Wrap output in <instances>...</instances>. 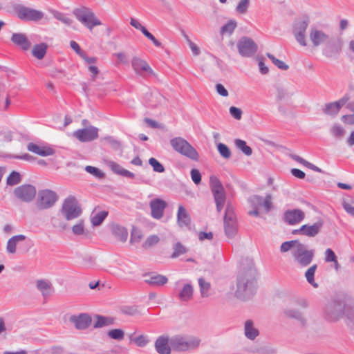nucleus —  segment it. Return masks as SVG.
Listing matches in <instances>:
<instances>
[{"instance_id":"obj_28","label":"nucleus","mask_w":354,"mask_h":354,"mask_svg":"<svg viewBox=\"0 0 354 354\" xmlns=\"http://www.w3.org/2000/svg\"><path fill=\"white\" fill-rule=\"evenodd\" d=\"M147 277L145 281L152 286H162L168 281L167 278L159 274H147L145 275Z\"/></svg>"},{"instance_id":"obj_35","label":"nucleus","mask_w":354,"mask_h":354,"mask_svg":"<svg viewBox=\"0 0 354 354\" xmlns=\"http://www.w3.org/2000/svg\"><path fill=\"white\" fill-rule=\"evenodd\" d=\"M26 239V236L19 234L12 236L7 242L6 250L9 254H15L16 252L17 243Z\"/></svg>"},{"instance_id":"obj_27","label":"nucleus","mask_w":354,"mask_h":354,"mask_svg":"<svg viewBox=\"0 0 354 354\" xmlns=\"http://www.w3.org/2000/svg\"><path fill=\"white\" fill-rule=\"evenodd\" d=\"M27 149L28 151L41 156H52L55 153V150L50 147L39 146L33 142L28 143Z\"/></svg>"},{"instance_id":"obj_16","label":"nucleus","mask_w":354,"mask_h":354,"mask_svg":"<svg viewBox=\"0 0 354 354\" xmlns=\"http://www.w3.org/2000/svg\"><path fill=\"white\" fill-rule=\"evenodd\" d=\"M272 196L267 194L265 198L259 195H254L249 198V203L252 207H262L266 213L273 208Z\"/></svg>"},{"instance_id":"obj_26","label":"nucleus","mask_w":354,"mask_h":354,"mask_svg":"<svg viewBox=\"0 0 354 354\" xmlns=\"http://www.w3.org/2000/svg\"><path fill=\"white\" fill-rule=\"evenodd\" d=\"M131 66L135 73L139 75H143L144 72L153 74V70L149 65L143 59L134 57L131 59Z\"/></svg>"},{"instance_id":"obj_40","label":"nucleus","mask_w":354,"mask_h":354,"mask_svg":"<svg viewBox=\"0 0 354 354\" xmlns=\"http://www.w3.org/2000/svg\"><path fill=\"white\" fill-rule=\"evenodd\" d=\"M317 266L316 264L310 266L306 272L305 277L306 278L307 281L311 284L313 287L317 288L318 285L315 282L314 276L315 271L317 270Z\"/></svg>"},{"instance_id":"obj_43","label":"nucleus","mask_w":354,"mask_h":354,"mask_svg":"<svg viewBox=\"0 0 354 354\" xmlns=\"http://www.w3.org/2000/svg\"><path fill=\"white\" fill-rule=\"evenodd\" d=\"M344 315L351 322L354 323V301L345 304Z\"/></svg>"},{"instance_id":"obj_23","label":"nucleus","mask_w":354,"mask_h":354,"mask_svg":"<svg viewBox=\"0 0 354 354\" xmlns=\"http://www.w3.org/2000/svg\"><path fill=\"white\" fill-rule=\"evenodd\" d=\"M69 321L73 323L78 330H84L91 324V317L86 313H81L79 315H72Z\"/></svg>"},{"instance_id":"obj_48","label":"nucleus","mask_w":354,"mask_h":354,"mask_svg":"<svg viewBox=\"0 0 354 354\" xmlns=\"http://www.w3.org/2000/svg\"><path fill=\"white\" fill-rule=\"evenodd\" d=\"M267 57L272 62V63L277 66L279 69L286 71L289 68L288 65H287L283 61L277 59L273 55L268 53H266Z\"/></svg>"},{"instance_id":"obj_31","label":"nucleus","mask_w":354,"mask_h":354,"mask_svg":"<svg viewBox=\"0 0 354 354\" xmlns=\"http://www.w3.org/2000/svg\"><path fill=\"white\" fill-rule=\"evenodd\" d=\"M36 288L44 298L49 297L53 290L50 281L45 279H39L36 281Z\"/></svg>"},{"instance_id":"obj_4","label":"nucleus","mask_w":354,"mask_h":354,"mask_svg":"<svg viewBox=\"0 0 354 354\" xmlns=\"http://www.w3.org/2000/svg\"><path fill=\"white\" fill-rule=\"evenodd\" d=\"M169 143L175 151L192 160H198L199 155L197 151L182 137L174 138L170 140Z\"/></svg>"},{"instance_id":"obj_29","label":"nucleus","mask_w":354,"mask_h":354,"mask_svg":"<svg viewBox=\"0 0 354 354\" xmlns=\"http://www.w3.org/2000/svg\"><path fill=\"white\" fill-rule=\"evenodd\" d=\"M111 231L118 241L124 243L127 240L128 231L124 227L117 223H113L111 225Z\"/></svg>"},{"instance_id":"obj_21","label":"nucleus","mask_w":354,"mask_h":354,"mask_svg":"<svg viewBox=\"0 0 354 354\" xmlns=\"http://www.w3.org/2000/svg\"><path fill=\"white\" fill-rule=\"evenodd\" d=\"M309 38L314 47L325 44L328 41L330 36L323 30H319L315 27H312L310 30Z\"/></svg>"},{"instance_id":"obj_61","label":"nucleus","mask_w":354,"mask_h":354,"mask_svg":"<svg viewBox=\"0 0 354 354\" xmlns=\"http://www.w3.org/2000/svg\"><path fill=\"white\" fill-rule=\"evenodd\" d=\"M109 324V322H108V319L106 317L97 315V321L94 324V328H101L102 326H105Z\"/></svg>"},{"instance_id":"obj_56","label":"nucleus","mask_w":354,"mask_h":354,"mask_svg":"<svg viewBox=\"0 0 354 354\" xmlns=\"http://www.w3.org/2000/svg\"><path fill=\"white\" fill-rule=\"evenodd\" d=\"M106 164L115 174L120 176L122 175V171H124V169L119 164L111 160L107 161Z\"/></svg>"},{"instance_id":"obj_39","label":"nucleus","mask_w":354,"mask_h":354,"mask_svg":"<svg viewBox=\"0 0 354 354\" xmlns=\"http://www.w3.org/2000/svg\"><path fill=\"white\" fill-rule=\"evenodd\" d=\"M51 13L56 19L59 20V21H61L66 26H69L73 22V19H71L66 14L62 13L57 10H53Z\"/></svg>"},{"instance_id":"obj_34","label":"nucleus","mask_w":354,"mask_h":354,"mask_svg":"<svg viewBox=\"0 0 354 354\" xmlns=\"http://www.w3.org/2000/svg\"><path fill=\"white\" fill-rule=\"evenodd\" d=\"M193 292L194 289L192 286L189 283H186L179 291L177 296L181 301H188L192 299L193 297Z\"/></svg>"},{"instance_id":"obj_59","label":"nucleus","mask_w":354,"mask_h":354,"mask_svg":"<svg viewBox=\"0 0 354 354\" xmlns=\"http://www.w3.org/2000/svg\"><path fill=\"white\" fill-rule=\"evenodd\" d=\"M131 341L135 342L136 344L140 347L145 346L149 342V340L147 339V337L142 335H139L136 338L131 339Z\"/></svg>"},{"instance_id":"obj_19","label":"nucleus","mask_w":354,"mask_h":354,"mask_svg":"<svg viewBox=\"0 0 354 354\" xmlns=\"http://www.w3.org/2000/svg\"><path fill=\"white\" fill-rule=\"evenodd\" d=\"M283 218L286 223L294 225L305 218V213L300 209H288L283 213Z\"/></svg>"},{"instance_id":"obj_47","label":"nucleus","mask_w":354,"mask_h":354,"mask_svg":"<svg viewBox=\"0 0 354 354\" xmlns=\"http://www.w3.org/2000/svg\"><path fill=\"white\" fill-rule=\"evenodd\" d=\"M250 3V0H240L236 7V11L241 15H245L248 12Z\"/></svg>"},{"instance_id":"obj_41","label":"nucleus","mask_w":354,"mask_h":354,"mask_svg":"<svg viewBox=\"0 0 354 354\" xmlns=\"http://www.w3.org/2000/svg\"><path fill=\"white\" fill-rule=\"evenodd\" d=\"M236 147L240 149L245 155L249 156L252 155V148L246 145L245 141L241 139H236L234 140Z\"/></svg>"},{"instance_id":"obj_45","label":"nucleus","mask_w":354,"mask_h":354,"mask_svg":"<svg viewBox=\"0 0 354 354\" xmlns=\"http://www.w3.org/2000/svg\"><path fill=\"white\" fill-rule=\"evenodd\" d=\"M108 215L106 211H101L91 218V223L93 226L100 225Z\"/></svg>"},{"instance_id":"obj_38","label":"nucleus","mask_w":354,"mask_h":354,"mask_svg":"<svg viewBox=\"0 0 354 354\" xmlns=\"http://www.w3.org/2000/svg\"><path fill=\"white\" fill-rule=\"evenodd\" d=\"M198 284L200 287V292L202 297H208L209 294V290L211 288V285L209 282L206 281L203 278L198 279Z\"/></svg>"},{"instance_id":"obj_36","label":"nucleus","mask_w":354,"mask_h":354,"mask_svg":"<svg viewBox=\"0 0 354 354\" xmlns=\"http://www.w3.org/2000/svg\"><path fill=\"white\" fill-rule=\"evenodd\" d=\"M48 45L46 43L36 44L32 49V55L38 59H42L46 55Z\"/></svg>"},{"instance_id":"obj_54","label":"nucleus","mask_w":354,"mask_h":354,"mask_svg":"<svg viewBox=\"0 0 354 354\" xmlns=\"http://www.w3.org/2000/svg\"><path fill=\"white\" fill-rule=\"evenodd\" d=\"M108 335L113 339L120 340L124 338V333L122 329H113L109 331Z\"/></svg>"},{"instance_id":"obj_1","label":"nucleus","mask_w":354,"mask_h":354,"mask_svg":"<svg viewBox=\"0 0 354 354\" xmlns=\"http://www.w3.org/2000/svg\"><path fill=\"white\" fill-rule=\"evenodd\" d=\"M257 270L249 268L241 270L237 276L235 296L242 300L251 298L257 288Z\"/></svg>"},{"instance_id":"obj_53","label":"nucleus","mask_w":354,"mask_h":354,"mask_svg":"<svg viewBox=\"0 0 354 354\" xmlns=\"http://www.w3.org/2000/svg\"><path fill=\"white\" fill-rule=\"evenodd\" d=\"M85 170L88 173L92 174L93 176H94L95 177H96L97 178L101 179L104 177V174L97 167L88 165V166H86Z\"/></svg>"},{"instance_id":"obj_51","label":"nucleus","mask_w":354,"mask_h":354,"mask_svg":"<svg viewBox=\"0 0 354 354\" xmlns=\"http://www.w3.org/2000/svg\"><path fill=\"white\" fill-rule=\"evenodd\" d=\"M217 149L220 153V155L225 158V159H229L230 157H231V151L229 149V147L223 144V143H218L217 145Z\"/></svg>"},{"instance_id":"obj_57","label":"nucleus","mask_w":354,"mask_h":354,"mask_svg":"<svg viewBox=\"0 0 354 354\" xmlns=\"http://www.w3.org/2000/svg\"><path fill=\"white\" fill-rule=\"evenodd\" d=\"M160 239L157 235H151L145 240L143 243L142 246L145 248L151 247L156 244H157L159 241Z\"/></svg>"},{"instance_id":"obj_64","label":"nucleus","mask_w":354,"mask_h":354,"mask_svg":"<svg viewBox=\"0 0 354 354\" xmlns=\"http://www.w3.org/2000/svg\"><path fill=\"white\" fill-rule=\"evenodd\" d=\"M242 113V111L239 108L235 106H231L230 108V115L236 120H240L241 118Z\"/></svg>"},{"instance_id":"obj_5","label":"nucleus","mask_w":354,"mask_h":354,"mask_svg":"<svg viewBox=\"0 0 354 354\" xmlns=\"http://www.w3.org/2000/svg\"><path fill=\"white\" fill-rule=\"evenodd\" d=\"M315 250L308 249V246L301 242L292 251V257L297 263L301 267L309 266L313 260Z\"/></svg>"},{"instance_id":"obj_25","label":"nucleus","mask_w":354,"mask_h":354,"mask_svg":"<svg viewBox=\"0 0 354 354\" xmlns=\"http://www.w3.org/2000/svg\"><path fill=\"white\" fill-rule=\"evenodd\" d=\"M149 205L151 210V216L156 219L161 218L167 207L166 202L163 200L156 198L150 202Z\"/></svg>"},{"instance_id":"obj_44","label":"nucleus","mask_w":354,"mask_h":354,"mask_svg":"<svg viewBox=\"0 0 354 354\" xmlns=\"http://www.w3.org/2000/svg\"><path fill=\"white\" fill-rule=\"evenodd\" d=\"M21 180V176L17 171H13L7 178V185L10 186H14L19 184Z\"/></svg>"},{"instance_id":"obj_50","label":"nucleus","mask_w":354,"mask_h":354,"mask_svg":"<svg viewBox=\"0 0 354 354\" xmlns=\"http://www.w3.org/2000/svg\"><path fill=\"white\" fill-rule=\"evenodd\" d=\"M330 133L334 137L340 139L344 136L345 130L339 124H335L330 129Z\"/></svg>"},{"instance_id":"obj_37","label":"nucleus","mask_w":354,"mask_h":354,"mask_svg":"<svg viewBox=\"0 0 354 354\" xmlns=\"http://www.w3.org/2000/svg\"><path fill=\"white\" fill-rule=\"evenodd\" d=\"M174 252L171 255V259H176L187 252L188 249L180 242H176L173 246Z\"/></svg>"},{"instance_id":"obj_58","label":"nucleus","mask_w":354,"mask_h":354,"mask_svg":"<svg viewBox=\"0 0 354 354\" xmlns=\"http://www.w3.org/2000/svg\"><path fill=\"white\" fill-rule=\"evenodd\" d=\"M325 261L326 262H335L336 265H338L337 261V257L335 252L330 249L328 248L325 251Z\"/></svg>"},{"instance_id":"obj_52","label":"nucleus","mask_w":354,"mask_h":354,"mask_svg":"<svg viewBox=\"0 0 354 354\" xmlns=\"http://www.w3.org/2000/svg\"><path fill=\"white\" fill-rule=\"evenodd\" d=\"M149 164L153 167L156 172L162 173L165 171L164 166L155 158H150L149 159Z\"/></svg>"},{"instance_id":"obj_30","label":"nucleus","mask_w":354,"mask_h":354,"mask_svg":"<svg viewBox=\"0 0 354 354\" xmlns=\"http://www.w3.org/2000/svg\"><path fill=\"white\" fill-rule=\"evenodd\" d=\"M11 41L24 50H28L31 46L26 35L23 33H13Z\"/></svg>"},{"instance_id":"obj_10","label":"nucleus","mask_w":354,"mask_h":354,"mask_svg":"<svg viewBox=\"0 0 354 354\" xmlns=\"http://www.w3.org/2000/svg\"><path fill=\"white\" fill-rule=\"evenodd\" d=\"M310 19L308 17L297 19L293 24L292 33L297 41L302 46L307 45L306 41V30L309 25Z\"/></svg>"},{"instance_id":"obj_33","label":"nucleus","mask_w":354,"mask_h":354,"mask_svg":"<svg viewBox=\"0 0 354 354\" xmlns=\"http://www.w3.org/2000/svg\"><path fill=\"white\" fill-rule=\"evenodd\" d=\"M177 220L178 225L180 227H187L190 225V216L187 213L186 209L183 205H180L178 207V210L177 213Z\"/></svg>"},{"instance_id":"obj_14","label":"nucleus","mask_w":354,"mask_h":354,"mask_svg":"<svg viewBox=\"0 0 354 354\" xmlns=\"http://www.w3.org/2000/svg\"><path fill=\"white\" fill-rule=\"evenodd\" d=\"M36 188L30 184H24L17 187L13 192L15 196L19 200L30 203L34 200L36 196Z\"/></svg>"},{"instance_id":"obj_17","label":"nucleus","mask_w":354,"mask_h":354,"mask_svg":"<svg viewBox=\"0 0 354 354\" xmlns=\"http://www.w3.org/2000/svg\"><path fill=\"white\" fill-rule=\"evenodd\" d=\"M349 100L350 96L348 94H345L337 101L326 103L322 107V111L325 115L335 116Z\"/></svg>"},{"instance_id":"obj_18","label":"nucleus","mask_w":354,"mask_h":354,"mask_svg":"<svg viewBox=\"0 0 354 354\" xmlns=\"http://www.w3.org/2000/svg\"><path fill=\"white\" fill-rule=\"evenodd\" d=\"M73 136L82 142L93 141L98 138V129L93 126L78 129L73 132Z\"/></svg>"},{"instance_id":"obj_49","label":"nucleus","mask_w":354,"mask_h":354,"mask_svg":"<svg viewBox=\"0 0 354 354\" xmlns=\"http://www.w3.org/2000/svg\"><path fill=\"white\" fill-rule=\"evenodd\" d=\"M236 27V22L234 20H230L221 28V34H232Z\"/></svg>"},{"instance_id":"obj_32","label":"nucleus","mask_w":354,"mask_h":354,"mask_svg":"<svg viewBox=\"0 0 354 354\" xmlns=\"http://www.w3.org/2000/svg\"><path fill=\"white\" fill-rule=\"evenodd\" d=\"M244 334L245 337L254 340L259 335V330L254 327V322L251 319L246 320L244 324Z\"/></svg>"},{"instance_id":"obj_22","label":"nucleus","mask_w":354,"mask_h":354,"mask_svg":"<svg viewBox=\"0 0 354 354\" xmlns=\"http://www.w3.org/2000/svg\"><path fill=\"white\" fill-rule=\"evenodd\" d=\"M170 337L167 335H160L155 341V348L158 354H171V345Z\"/></svg>"},{"instance_id":"obj_3","label":"nucleus","mask_w":354,"mask_h":354,"mask_svg":"<svg viewBox=\"0 0 354 354\" xmlns=\"http://www.w3.org/2000/svg\"><path fill=\"white\" fill-rule=\"evenodd\" d=\"M173 351L183 352L194 350L198 347L201 340L196 337L176 335L170 337Z\"/></svg>"},{"instance_id":"obj_12","label":"nucleus","mask_w":354,"mask_h":354,"mask_svg":"<svg viewBox=\"0 0 354 354\" xmlns=\"http://www.w3.org/2000/svg\"><path fill=\"white\" fill-rule=\"evenodd\" d=\"M343 41L340 38L330 37L322 49V54L327 58H335L342 52Z\"/></svg>"},{"instance_id":"obj_42","label":"nucleus","mask_w":354,"mask_h":354,"mask_svg":"<svg viewBox=\"0 0 354 354\" xmlns=\"http://www.w3.org/2000/svg\"><path fill=\"white\" fill-rule=\"evenodd\" d=\"M300 241L298 240H292L283 242L280 247L281 252H287L290 250H294L299 244Z\"/></svg>"},{"instance_id":"obj_2","label":"nucleus","mask_w":354,"mask_h":354,"mask_svg":"<svg viewBox=\"0 0 354 354\" xmlns=\"http://www.w3.org/2000/svg\"><path fill=\"white\" fill-rule=\"evenodd\" d=\"M73 14L75 18L90 31H91L95 26L102 24V22L95 16L93 10L88 7L81 6L75 8L73 10Z\"/></svg>"},{"instance_id":"obj_13","label":"nucleus","mask_w":354,"mask_h":354,"mask_svg":"<svg viewBox=\"0 0 354 354\" xmlns=\"http://www.w3.org/2000/svg\"><path fill=\"white\" fill-rule=\"evenodd\" d=\"M345 303L334 301L328 304L325 308V317L330 322H335L344 315Z\"/></svg>"},{"instance_id":"obj_7","label":"nucleus","mask_w":354,"mask_h":354,"mask_svg":"<svg viewBox=\"0 0 354 354\" xmlns=\"http://www.w3.org/2000/svg\"><path fill=\"white\" fill-rule=\"evenodd\" d=\"M209 186L213 194L218 212L223 209L226 201V194L224 187L220 180L216 176H211Z\"/></svg>"},{"instance_id":"obj_20","label":"nucleus","mask_w":354,"mask_h":354,"mask_svg":"<svg viewBox=\"0 0 354 354\" xmlns=\"http://www.w3.org/2000/svg\"><path fill=\"white\" fill-rule=\"evenodd\" d=\"M283 313L285 317L295 319L301 326H305L306 324V318L304 313L297 306H288L283 310Z\"/></svg>"},{"instance_id":"obj_11","label":"nucleus","mask_w":354,"mask_h":354,"mask_svg":"<svg viewBox=\"0 0 354 354\" xmlns=\"http://www.w3.org/2000/svg\"><path fill=\"white\" fill-rule=\"evenodd\" d=\"M224 228L226 236L232 238L237 232V224L234 209L230 205H227L224 216Z\"/></svg>"},{"instance_id":"obj_8","label":"nucleus","mask_w":354,"mask_h":354,"mask_svg":"<svg viewBox=\"0 0 354 354\" xmlns=\"http://www.w3.org/2000/svg\"><path fill=\"white\" fill-rule=\"evenodd\" d=\"M14 10L19 19L22 21H38L44 17V12L21 4H16Z\"/></svg>"},{"instance_id":"obj_15","label":"nucleus","mask_w":354,"mask_h":354,"mask_svg":"<svg viewBox=\"0 0 354 354\" xmlns=\"http://www.w3.org/2000/svg\"><path fill=\"white\" fill-rule=\"evenodd\" d=\"M237 48L241 56L249 57L257 52V46L252 39L243 37L237 43Z\"/></svg>"},{"instance_id":"obj_46","label":"nucleus","mask_w":354,"mask_h":354,"mask_svg":"<svg viewBox=\"0 0 354 354\" xmlns=\"http://www.w3.org/2000/svg\"><path fill=\"white\" fill-rule=\"evenodd\" d=\"M151 99L149 100V106L151 107L157 106L165 100V97L158 93H151Z\"/></svg>"},{"instance_id":"obj_6","label":"nucleus","mask_w":354,"mask_h":354,"mask_svg":"<svg viewBox=\"0 0 354 354\" xmlns=\"http://www.w3.org/2000/svg\"><path fill=\"white\" fill-rule=\"evenodd\" d=\"M60 214L67 221L73 220L81 215L82 209L75 196H70L64 201Z\"/></svg>"},{"instance_id":"obj_63","label":"nucleus","mask_w":354,"mask_h":354,"mask_svg":"<svg viewBox=\"0 0 354 354\" xmlns=\"http://www.w3.org/2000/svg\"><path fill=\"white\" fill-rule=\"evenodd\" d=\"M72 231L75 235L83 234L84 232L83 221H81L77 224L73 225L72 227Z\"/></svg>"},{"instance_id":"obj_55","label":"nucleus","mask_w":354,"mask_h":354,"mask_svg":"<svg viewBox=\"0 0 354 354\" xmlns=\"http://www.w3.org/2000/svg\"><path fill=\"white\" fill-rule=\"evenodd\" d=\"M142 238V234L140 230L137 228L133 227L131 234L130 242L133 243H138L141 241Z\"/></svg>"},{"instance_id":"obj_60","label":"nucleus","mask_w":354,"mask_h":354,"mask_svg":"<svg viewBox=\"0 0 354 354\" xmlns=\"http://www.w3.org/2000/svg\"><path fill=\"white\" fill-rule=\"evenodd\" d=\"M51 221L53 226L55 228H58L61 230H65L68 228V225L65 223L61 221L58 218L53 217L51 218Z\"/></svg>"},{"instance_id":"obj_24","label":"nucleus","mask_w":354,"mask_h":354,"mask_svg":"<svg viewBox=\"0 0 354 354\" xmlns=\"http://www.w3.org/2000/svg\"><path fill=\"white\" fill-rule=\"evenodd\" d=\"M324 225L323 219L319 218L317 222L312 225L305 224L301 226V230L304 231V236L308 237H315L318 235Z\"/></svg>"},{"instance_id":"obj_62","label":"nucleus","mask_w":354,"mask_h":354,"mask_svg":"<svg viewBox=\"0 0 354 354\" xmlns=\"http://www.w3.org/2000/svg\"><path fill=\"white\" fill-rule=\"evenodd\" d=\"M190 173L193 182L195 184L198 185L201 182V174L199 171L196 169H192Z\"/></svg>"},{"instance_id":"obj_9","label":"nucleus","mask_w":354,"mask_h":354,"mask_svg":"<svg viewBox=\"0 0 354 354\" xmlns=\"http://www.w3.org/2000/svg\"><path fill=\"white\" fill-rule=\"evenodd\" d=\"M58 199L55 192L50 189H43L38 192L36 206L39 209H46L52 207Z\"/></svg>"}]
</instances>
